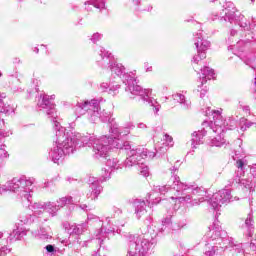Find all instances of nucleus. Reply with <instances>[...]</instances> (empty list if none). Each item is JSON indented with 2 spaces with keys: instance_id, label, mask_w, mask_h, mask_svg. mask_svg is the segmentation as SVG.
Listing matches in <instances>:
<instances>
[{
  "instance_id": "f257e3e1",
  "label": "nucleus",
  "mask_w": 256,
  "mask_h": 256,
  "mask_svg": "<svg viewBox=\"0 0 256 256\" xmlns=\"http://www.w3.org/2000/svg\"><path fill=\"white\" fill-rule=\"evenodd\" d=\"M56 131V139L49 151V158L53 163H61L66 155H71L75 151L77 141H81L83 145H92L94 157H107L109 153V141L107 136L97 138L95 136H81L77 132H65V128L57 121L54 122Z\"/></svg>"
},
{
  "instance_id": "f03ea898",
  "label": "nucleus",
  "mask_w": 256,
  "mask_h": 256,
  "mask_svg": "<svg viewBox=\"0 0 256 256\" xmlns=\"http://www.w3.org/2000/svg\"><path fill=\"white\" fill-rule=\"evenodd\" d=\"M183 191H186L187 194H183L181 197L170 196V199H176V201H179L180 203H188V201L192 199V205H199V203H203L207 197V191H205V189L189 186L181 182L178 176H174L171 187L155 186L148 197L147 203L157 205L159 199H161L160 195H165V193H168L169 195H171V193H183Z\"/></svg>"
},
{
  "instance_id": "7ed1b4c3",
  "label": "nucleus",
  "mask_w": 256,
  "mask_h": 256,
  "mask_svg": "<svg viewBox=\"0 0 256 256\" xmlns=\"http://www.w3.org/2000/svg\"><path fill=\"white\" fill-rule=\"evenodd\" d=\"M110 137L106 140L108 141V147L109 151L111 149H122V151H126V167H133V165H141L140 166V175H143V177H149V167H147L145 164H143V159H153L155 157L154 152H149L144 147H138L136 149H131V146L128 143L123 144V140L119 138V136L123 133L119 131V128L114 125L110 129Z\"/></svg>"
},
{
  "instance_id": "20e7f679",
  "label": "nucleus",
  "mask_w": 256,
  "mask_h": 256,
  "mask_svg": "<svg viewBox=\"0 0 256 256\" xmlns=\"http://www.w3.org/2000/svg\"><path fill=\"white\" fill-rule=\"evenodd\" d=\"M208 237L209 240L208 243L205 245L204 255H218L219 251H223V246H221V243L225 242L227 232L221 230L219 222H214L213 225L209 227Z\"/></svg>"
},
{
  "instance_id": "39448f33",
  "label": "nucleus",
  "mask_w": 256,
  "mask_h": 256,
  "mask_svg": "<svg viewBox=\"0 0 256 256\" xmlns=\"http://www.w3.org/2000/svg\"><path fill=\"white\" fill-rule=\"evenodd\" d=\"M3 191H12L13 193H16L18 197H21V199H25V201L31 203L33 180L27 178H14L1 187V193H3Z\"/></svg>"
},
{
  "instance_id": "423d86ee",
  "label": "nucleus",
  "mask_w": 256,
  "mask_h": 256,
  "mask_svg": "<svg viewBox=\"0 0 256 256\" xmlns=\"http://www.w3.org/2000/svg\"><path fill=\"white\" fill-rule=\"evenodd\" d=\"M126 85V91L130 93L131 95H139L141 99H143L148 105L153 107L154 113L158 114L161 105L155 100L151 95H153L152 89H142L140 85L137 84V78L133 76V74L125 80Z\"/></svg>"
},
{
  "instance_id": "0eeeda50",
  "label": "nucleus",
  "mask_w": 256,
  "mask_h": 256,
  "mask_svg": "<svg viewBox=\"0 0 256 256\" xmlns=\"http://www.w3.org/2000/svg\"><path fill=\"white\" fill-rule=\"evenodd\" d=\"M237 171L234 177L235 183L243 187L247 191H255L256 183V164L250 167V174H245V167H247V162L244 160L236 161Z\"/></svg>"
},
{
  "instance_id": "6e6552de",
  "label": "nucleus",
  "mask_w": 256,
  "mask_h": 256,
  "mask_svg": "<svg viewBox=\"0 0 256 256\" xmlns=\"http://www.w3.org/2000/svg\"><path fill=\"white\" fill-rule=\"evenodd\" d=\"M90 115V121H97V119H101V121H109L110 114L107 112L99 113V100H86L79 102L75 106L76 115H85L87 113Z\"/></svg>"
},
{
  "instance_id": "1a4fd4ad",
  "label": "nucleus",
  "mask_w": 256,
  "mask_h": 256,
  "mask_svg": "<svg viewBox=\"0 0 256 256\" xmlns=\"http://www.w3.org/2000/svg\"><path fill=\"white\" fill-rule=\"evenodd\" d=\"M155 242L149 235H141L134 238L129 244L127 256H149Z\"/></svg>"
},
{
  "instance_id": "9d476101",
  "label": "nucleus",
  "mask_w": 256,
  "mask_h": 256,
  "mask_svg": "<svg viewBox=\"0 0 256 256\" xmlns=\"http://www.w3.org/2000/svg\"><path fill=\"white\" fill-rule=\"evenodd\" d=\"M15 111H17V104L12 100L6 101L4 105L0 106V113H4L8 117L15 115ZM11 135H13V132L5 126V121L0 119V147H4V151H7V145L3 144L1 139Z\"/></svg>"
},
{
  "instance_id": "9b49d317",
  "label": "nucleus",
  "mask_w": 256,
  "mask_h": 256,
  "mask_svg": "<svg viewBox=\"0 0 256 256\" xmlns=\"http://www.w3.org/2000/svg\"><path fill=\"white\" fill-rule=\"evenodd\" d=\"M207 117L211 115L210 122L204 121L202 123V127H206L209 131H213V133H225V119L221 115L220 111L211 110V108H207L205 111Z\"/></svg>"
},
{
  "instance_id": "f8f14e48",
  "label": "nucleus",
  "mask_w": 256,
  "mask_h": 256,
  "mask_svg": "<svg viewBox=\"0 0 256 256\" xmlns=\"http://www.w3.org/2000/svg\"><path fill=\"white\" fill-rule=\"evenodd\" d=\"M99 55L102 58V65H110L108 66L114 75L120 77L123 83L131 77V74L125 73V66L123 64H119L117 62H111V54L105 50V48L100 47Z\"/></svg>"
},
{
  "instance_id": "ddd939ff",
  "label": "nucleus",
  "mask_w": 256,
  "mask_h": 256,
  "mask_svg": "<svg viewBox=\"0 0 256 256\" xmlns=\"http://www.w3.org/2000/svg\"><path fill=\"white\" fill-rule=\"evenodd\" d=\"M231 201V191L224 189L213 194L209 203L214 211H219L222 205H225Z\"/></svg>"
},
{
  "instance_id": "4468645a",
  "label": "nucleus",
  "mask_w": 256,
  "mask_h": 256,
  "mask_svg": "<svg viewBox=\"0 0 256 256\" xmlns=\"http://www.w3.org/2000/svg\"><path fill=\"white\" fill-rule=\"evenodd\" d=\"M51 101H55V95H41L40 99L38 101V107H41V109H46V113L48 117H51L53 120V123H55V119H57V111L55 110V104H53Z\"/></svg>"
},
{
  "instance_id": "2eb2a0df",
  "label": "nucleus",
  "mask_w": 256,
  "mask_h": 256,
  "mask_svg": "<svg viewBox=\"0 0 256 256\" xmlns=\"http://www.w3.org/2000/svg\"><path fill=\"white\" fill-rule=\"evenodd\" d=\"M27 203H28L29 210L33 211V213H35L36 215H41V213L46 211V213H49L53 217L57 213V206H55L51 202H47V203L34 202L33 204H31L32 200H30V202L27 201Z\"/></svg>"
},
{
  "instance_id": "dca6fc26",
  "label": "nucleus",
  "mask_w": 256,
  "mask_h": 256,
  "mask_svg": "<svg viewBox=\"0 0 256 256\" xmlns=\"http://www.w3.org/2000/svg\"><path fill=\"white\" fill-rule=\"evenodd\" d=\"M237 12V8L233 2H225L223 5L222 12L220 13V17L224 19V21H229V23H233L235 21V13Z\"/></svg>"
},
{
  "instance_id": "f3484780",
  "label": "nucleus",
  "mask_w": 256,
  "mask_h": 256,
  "mask_svg": "<svg viewBox=\"0 0 256 256\" xmlns=\"http://www.w3.org/2000/svg\"><path fill=\"white\" fill-rule=\"evenodd\" d=\"M106 167L102 169V181H107V179H111V172L113 171V169H121V164H119V160H117L116 158H110L106 161Z\"/></svg>"
},
{
  "instance_id": "a211bd4d",
  "label": "nucleus",
  "mask_w": 256,
  "mask_h": 256,
  "mask_svg": "<svg viewBox=\"0 0 256 256\" xmlns=\"http://www.w3.org/2000/svg\"><path fill=\"white\" fill-rule=\"evenodd\" d=\"M194 45L197 49V53H206L209 47H211V42L204 39L203 34L199 33L195 37Z\"/></svg>"
},
{
  "instance_id": "6ab92c4d",
  "label": "nucleus",
  "mask_w": 256,
  "mask_h": 256,
  "mask_svg": "<svg viewBox=\"0 0 256 256\" xmlns=\"http://www.w3.org/2000/svg\"><path fill=\"white\" fill-rule=\"evenodd\" d=\"M202 127V130H199L192 134V147L194 149L197 147V145L203 144V137H205L207 133H211V130H209L207 126Z\"/></svg>"
},
{
  "instance_id": "aec40b11",
  "label": "nucleus",
  "mask_w": 256,
  "mask_h": 256,
  "mask_svg": "<svg viewBox=\"0 0 256 256\" xmlns=\"http://www.w3.org/2000/svg\"><path fill=\"white\" fill-rule=\"evenodd\" d=\"M89 184L92 192L90 193V199H97L99 195H101V191H103V187L99 184V180L97 178H89Z\"/></svg>"
},
{
  "instance_id": "412c9836",
  "label": "nucleus",
  "mask_w": 256,
  "mask_h": 256,
  "mask_svg": "<svg viewBox=\"0 0 256 256\" xmlns=\"http://www.w3.org/2000/svg\"><path fill=\"white\" fill-rule=\"evenodd\" d=\"M65 229L70 235H83L87 231V224H66Z\"/></svg>"
},
{
  "instance_id": "4be33fe9",
  "label": "nucleus",
  "mask_w": 256,
  "mask_h": 256,
  "mask_svg": "<svg viewBox=\"0 0 256 256\" xmlns=\"http://www.w3.org/2000/svg\"><path fill=\"white\" fill-rule=\"evenodd\" d=\"M136 217L140 219L143 215H147V203L145 201L138 200L135 202Z\"/></svg>"
},
{
  "instance_id": "5701e85b",
  "label": "nucleus",
  "mask_w": 256,
  "mask_h": 256,
  "mask_svg": "<svg viewBox=\"0 0 256 256\" xmlns=\"http://www.w3.org/2000/svg\"><path fill=\"white\" fill-rule=\"evenodd\" d=\"M202 73V80H201V85H205L207 83V79H215V71L209 67H204L200 69Z\"/></svg>"
},
{
  "instance_id": "b1692460",
  "label": "nucleus",
  "mask_w": 256,
  "mask_h": 256,
  "mask_svg": "<svg viewBox=\"0 0 256 256\" xmlns=\"http://www.w3.org/2000/svg\"><path fill=\"white\" fill-rule=\"evenodd\" d=\"M162 141H163V146L159 148L160 153H167V150L173 147V145H175V142H173V137L169 136L168 134H165L163 136Z\"/></svg>"
},
{
  "instance_id": "393cba45",
  "label": "nucleus",
  "mask_w": 256,
  "mask_h": 256,
  "mask_svg": "<svg viewBox=\"0 0 256 256\" xmlns=\"http://www.w3.org/2000/svg\"><path fill=\"white\" fill-rule=\"evenodd\" d=\"M172 98L174 101H177V103H180L184 109L191 108V102L185 99V95L181 93H175L172 95Z\"/></svg>"
},
{
  "instance_id": "a878e982",
  "label": "nucleus",
  "mask_w": 256,
  "mask_h": 256,
  "mask_svg": "<svg viewBox=\"0 0 256 256\" xmlns=\"http://www.w3.org/2000/svg\"><path fill=\"white\" fill-rule=\"evenodd\" d=\"M208 144L211 147H224V145H227V141L223 137V133H218V135L212 138Z\"/></svg>"
},
{
  "instance_id": "bb28decb",
  "label": "nucleus",
  "mask_w": 256,
  "mask_h": 256,
  "mask_svg": "<svg viewBox=\"0 0 256 256\" xmlns=\"http://www.w3.org/2000/svg\"><path fill=\"white\" fill-rule=\"evenodd\" d=\"M113 231H115V227L113 226H109L107 229H105V227H102L101 230L98 231V233L96 234V239L99 240L100 247L101 245H103V239L107 237V234L113 233Z\"/></svg>"
},
{
  "instance_id": "cd10ccee",
  "label": "nucleus",
  "mask_w": 256,
  "mask_h": 256,
  "mask_svg": "<svg viewBox=\"0 0 256 256\" xmlns=\"http://www.w3.org/2000/svg\"><path fill=\"white\" fill-rule=\"evenodd\" d=\"M207 58V53H199L197 52L196 55L193 56L192 58V65L194 67V69H199V65H201V63H203V59Z\"/></svg>"
},
{
  "instance_id": "c85d7f7f",
  "label": "nucleus",
  "mask_w": 256,
  "mask_h": 256,
  "mask_svg": "<svg viewBox=\"0 0 256 256\" xmlns=\"http://www.w3.org/2000/svg\"><path fill=\"white\" fill-rule=\"evenodd\" d=\"M9 159V152L5 150V146H0V169L5 167L6 161ZM0 193H1V184H0Z\"/></svg>"
},
{
  "instance_id": "c756f323",
  "label": "nucleus",
  "mask_w": 256,
  "mask_h": 256,
  "mask_svg": "<svg viewBox=\"0 0 256 256\" xmlns=\"http://www.w3.org/2000/svg\"><path fill=\"white\" fill-rule=\"evenodd\" d=\"M121 86L119 85H115L113 83H107V82H103L102 84H100V89L102 91H108V93H115V91L119 90Z\"/></svg>"
},
{
  "instance_id": "7c9ffc66",
  "label": "nucleus",
  "mask_w": 256,
  "mask_h": 256,
  "mask_svg": "<svg viewBox=\"0 0 256 256\" xmlns=\"http://www.w3.org/2000/svg\"><path fill=\"white\" fill-rule=\"evenodd\" d=\"M69 203H73V197L71 196L62 197L57 201V204H52L54 205V207H56L57 211H59L61 207H65V205H68Z\"/></svg>"
},
{
  "instance_id": "2f4dec72",
  "label": "nucleus",
  "mask_w": 256,
  "mask_h": 256,
  "mask_svg": "<svg viewBox=\"0 0 256 256\" xmlns=\"http://www.w3.org/2000/svg\"><path fill=\"white\" fill-rule=\"evenodd\" d=\"M86 9L89 11V7H95L96 9H105V2H101L100 4H97V0H89L85 2Z\"/></svg>"
},
{
  "instance_id": "473e14b6",
  "label": "nucleus",
  "mask_w": 256,
  "mask_h": 256,
  "mask_svg": "<svg viewBox=\"0 0 256 256\" xmlns=\"http://www.w3.org/2000/svg\"><path fill=\"white\" fill-rule=\"evenodd\" d=\"M38 235H39L40 239H50L51 232H49V228H47V229L42 228V229H40Z\"/></svg>"
},
{
  "instance_id": "72a5a7b5",
  "label": "nucleus",
  "mask_w": 256,
  "mask_h": 256,
  "mask_svg": "<svg viewBox=\"0 0 256 256\" xmlns=\"http://www.w3.org/2000/svg\"><path fill=\"white\" fill-rule=\"evenodd\" d=\"M225 131L226 129H235L237 127V121H235L234 119L229 118L226 122H225Z\"/></svg>"
},
{
  "instance_id": "f704fd0d",
  "label": "nucleus",
  "mask_w": 256,
  "mask_h": 256,
  "mask_svg": "<svg viewBox=\"0 0 256 256\" xmlns=\"http://www.w3.org/2000/svg\"><path fill=\"white\" fill-rule=\"evenodd\" d=\"M245 226L248 229H251V227H253V213H249L247 218L245 219Z\"/></svg>"
},
{
  "instance_id": "c9c22d12",
  "label": "nucleus",
  "mask_w": 256,
  "mask_h": 256,
  "mask_svg": "<svg viewBox=\"0 0 256 256\" xmlns=\"http://www.w3.org/2000/svg\"><path fill=\"white\" fill-rule=\"evenodd\" d=\"M91 41L92 43H97L99 41H101V39H103V34L96 32L91 36Z\"/></svg>"
},
{
  "instance_id": "e433bc0d",
  "label": "nucleus",
  "mask_w": 256,
  "mask_h": 256,
  "mask_svg": "<svg viewBox=\"0 0 256 256\" xmlns=\"http://www.w3.org/2000/svg\"><path fill=\"white\" fill-rule=\"evenodd\" d=\"M241 123H243L245 125V126H241V131H245L253 125L252 122H250L249 120H245V119H242Z\"/></svg>"
},
{
  "instance_id": "4c0bfd02",
  "label": "nucleus",
  "mask_w": 256,
  "mask_h": 256,
  "mask_svg": "<svg viewBox=\"0 0 256 256\" xmlns=\"http://www.w3.org/2000/svg\"><path fill=\"white\" fill-rule=\"evenodd\" d=\"M9 99H7L6 93H0V107L7 103Z\"/></svg>"
},
{
  "instance_id": "58836bf2",
  "label": "nucleus",
  "mask_w": 256,
  "mask_h": 256,
  "mask_svg": "<svg viewBox=\"0 0 256 256\" xmlns=\"http://www.w3.org/2000/svg\"><path fill=\"white\" fill-rule=\"evenodd\" d=\"M238 25H240V27H243V29H246V27L248 26L247 20L245 19V17H240V22L238 23Z\"/></svg>"
},
{
  "instance_id": "ea45409f",
  "label": "nucleus",
  "mask_w": 256,
  "mask_h": 256,
  "mask_svg": "<svg viewBox=\"0 0 256 256\" xmlns=\"http://www.w3.org/2000/svg\"><path fill=\"white\" fill-rule=\"evenodd\" d=\"M9 248L5 247V246H1L0 244V255L3 256V255H7V253H9Z\"/></svg>"
},
{
  "instance_id": "a19ab883",
  "label": "nucleus",
  "mask_w": 256,
  "mask_h": 256,
  "mask_svg": "<svg viewBox=\"0 0 256 256\" xmlns=\"http://www.w3.org/2000/svg\"><path fill=\"white\" fill-rule=\"evenodd\" d=\"M145 71L146 73H151V71H153V66L149 65V63H145Z\"/></svg>"
},
{
  "instance_id": "79ce46f5",
  "label": "nucleus",
  "mask_w": 256,
  "mask_h": 256,
  "mask_svg": "<svg viewBox=\"0 0 256 256\" xmlns=\"http://www.w3.org/2000/svg\"><path fill=\"white\" fill-rule=\"evenodd\" d=\"M137 128L138 129H147V124L143 123V122H139L137 124Z\"/></svg>"
},
{
  "instance_id": "37998d69",
  "label": "nucleus",
  "mask_w": 256,
  "mask_h": 256,
  "mask_svg": "<svg viewBox=\"0 0 256 256\" xmlns=\"http://www.w3.org/2000/svg\"><path fill=\"white\" fill-rule=\"evenodd\" d=\"M46 251L48 253H53V251H55V247H53V245H47L46 246Z\"/></svg>"
},
{
  "instance_id": "c03bdc74",
  "label": "nucleus",
  "mask_w": 256,
  "mask_h": 256,
  "mask_svg": "<svg viewBox=\"0 0 256 256\" xmlns=\"http://www.w3.org/2000/svg\"><path fill=\"white\" fill-rule=\"evenodd\" d=\"M163 225H170L171 217H167L166 219L162 220Z\"/></svg>"
},
{
  "instance_id": "a18cd8bd",
  "label": "nucleus",
  "mask_w": 256,
  "mask_h": 256,
  "mask_svg": "<svg viewBox=\"0 0 256 256\" xmlns=\"http://www.w3.org/2000/svg\"><path fill=\"white\" fill-rule=\"evenodd\" d=\"M205 93H207V89L200 90V97H205Z\"/></svg>"
},
{
  "instance_id": "49530a36",
  "label": "nucleus",
  "mask_w": 256,
  "mask_h": 256,
  "mask_svg": "<svg viewBox=\"0 0 256 256\" xmlns=\"http://www.w3.org/2000/svg\"><path fill=\"white\" fill-rule=\"evenodd\" d=\"M92 256H105V255H101V250H98L97 252H93Z\"/></svg>"
},
{
  "instance_id": "de8ad7c7",
  "label": "nucleus",
  "mask_w": 256,
  "mask_h": 256,
  "mask_svg": "<svg viewBox=\"0 0 256 256\" xmlns=\"http://www.w3.org/2000/svg\"><path fill=\"white\" fill-rule=\"evenodd\" d=\"M113 227H123L124 224H112Z\"/></svg>"
},
{
  "instance_id": "09e8293b",
  "label": "nucleus",
  "mask_w": 256,
  "mask_h": 256,
  "mask_svg": "<svg viewBox=\"0 0 256 256\" xmlns=\"http://www.w3.org/2000/svg\"><path fill=\"white\" fill-rule=\"evenodd\" d=\"M91 219H95V217H93V215H88V220L91 221Z\"/></svg>"
},
{
  "instance_id": "8fccbe9b",
  "label": "nucleus",
  "mask_w": 256,
  "mask_h": 256,
  "mask_svg": "<svg viewBox=\"0 0 256 256\" xmlns=\"http://www.w3.org/2000/svg\"><path fill=\"white\" fill-rule=\"evenodd\" d=\"M236 34H237V31H235V30H232V31H231V35H232V36H235Z\"/></svg>"
},
{
  "instance_id": "3c124183",
  "label": "nucleus",
  "mask_w": 256,
  "mask_h": 256,
  "mask_svg": "<svg viewBox=\"0 0 256 256\" xmlns=\"http://www.w3.org/2000/svg\"><path fill=\"white\" fill-rule=\"evenodd\" d=\"M20 62L21 60H19V58H15L14 63H20Z\"/></svg>"
},
{
  "instance_id": "603ef678",
  "label": "nucleus",
  "mask_w": 256,
  "mask_h": 256,
  "mask_svg": "<svg viewBox=\"0 0 256 256\" xmlns=\"http://www.w3.org/2000/svg\"><path fill=\"white\" fill-rule=\"evenodd\" d=\"M106 221H108V225H111V220L109 218H107Z\"/></svg>"
},
{
  "instance_id": "864d4df0",
  "label": "nucleus",
  "mask_w": 256,
  "mask_h": 256,
  "mask_svg": "<svg viewBox=\"0 0 256 256\" xmlns=\"http://www.w3.org/2000/svg\"><path fill=\"white\" fill-rule=\"evenodd\" d=\"M217 17H218V15L216 14V15H215V18H211L212 21H215V19H217Z\"/></svg>"
},
{
  "instance_id": "5fc2aeb1",
  "label": "nucleus",
  "mask_w": 256,
  "mask_h": 256,
  "mask_svg": "<svg viewBox=\"0 0 256 256\" xmlns=\"http://www.w3.org/2000/svg\"><path fill=\"white\" fill-rule=\"evenodd\" d=\"M36 53H39V48H35Z\"/></svg>"
},
{
  "instance_id": "6e6d98bb",
  "label": "nucleus",
  "mask_w": 256,
  "mask_h": 256,
  "mask_svg": "<svg viewBox=\"0 0 256 256\" xmlns=\"http://www.w3.org/2000/svg\"><path fill=\"white\" fill-rule=\"evenodd\" d=\"M245 110H246V111H249V106H246V107H245Z\"/></svg>"
},
{
  "instance_id": "4d7b16f0",
  "label": "nucleus",
  "mask_w": 256,
  "mask_h": 256,
  "mask_svg": "<svg viewBox=\"0 0 256 256\" xmlns=\"http://www.w3.org/2000/svg\"><path fill=\"white\" fill-rule=\"evenodd\" d=\"M85 208H87V205H84L82 209H85Z\"/></svg>"
},
{
  "instance_id": "13d9d810",
  "label": "nucleus",
  "mask_w": 256,
  "mask_h": 256,
  "mask_svg": "<svg viewBox=\"0 0 256 256\" xmlns=\"http://www.w3.org/2000/svg\"><path fill=\"white\" fill-rule=\"evenodd\" d=\"M251 1V3H255V0H250Z\"/></svg>"
},
{
  "instance_id": "bf43d9fd",
  "label": "nucleus",
  "mask_w": 256,
  "mask_h": 256,
  "mask_svg": "<svg viewBox=\"0 0 256 256\" xmlns=\"http://www.w3.org/2000/svg\"><path fill=\"white\" fill-rule=\"evenodd\" d=\"M118 213H121V210H120V209H118Z\"/></svg>"
}]
</instances>
